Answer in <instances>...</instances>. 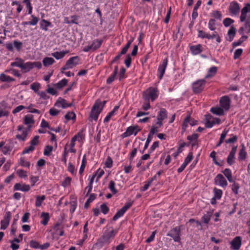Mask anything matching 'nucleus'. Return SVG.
I'll use <instances>...</instances> for the list:
<instances>
[{"label":"nucleus","instance_id":"1","mask_svg":"<svg viewBox=\"0 0 250 250\" xmlns=\"http://www.w3.org/2000/svg\"><path fill=\"white\" fill-rule=\"evenodd\" d=\"M101 102L99 100H96L93 105L89 115V120L92 122L93 120L96 121L98 119L99 114L101 112L102 109H100Z\"/></svg>","mask_w":250,"mask_h":250},{"label":"nucleus","instance_id":"2","mask_svg":"<svg viewBox=\"0 0 250 250\" xmlns=\"http://www.w3.org/2000/svg\"><path fill=\"white\" fill-rule=\"evenodd\" d=\"M157 90L156 88L150 87L146 89L143 93V98L145 101H149L150 99L153 101L158 97Z\"/></svg>","mask_w":250,"mask_h":250},{"label":"nucleus","instance_id":"3","mask_svg":"<svg viewBox=\"0 0 250 250\" xmlns=\"http://www.w3.org/2000/svg\"><path fill=\"white\" fill-rule=\"evenodd\" d=\"M34 67H37L39 69L42 67V64L40 62H27L24 63L23 61L21 64V68L23 70L24 72H27Z\"/></svg>","mask_w":250,"mask_h":250},{"label":"nucleus","instance_id":"4","mask_svg":"<svg viewBox=\"0 0 250 250\" xmlns=\"http://www.w3.org/2000/svg\"><path fill=\"white\" fill-rule=\"evenodd\" d=\"M80 61V59L78 56H75L71 57L66 62L65 65L62 68L61 72L64 73V71L77 65Z\"/></svg>","mask_w":250,"mask_h":250},{"label":"nucleus","instance_id":"5","mask_svg":"<svg viewBox=\"0 0 250 250\" xmlns=\"http://www.w3.org/2000/svg\"><path fill=\"white\" fill-rule=\"evenodd\" d=\"M117 230L112 229L110 231L106 230L101 238V241L103 243H108L109 240L113 238L117 233Z\"/></svg>","mask_w":250,"mask_h":250},{"label":"nucleus","instance_id":"6","mask_svg":"<svg viewBox=\"0 0 250 250\" xmlns=\"http://www.w3.org/2000/svg\"><path fill=\"white\" fill-rule=\"evenodd\" d=\"M141 130L138 125L130 126L127 128L126 131L122 134L123 138H125L134 134L136 135L137 133Z\"/></svg>","mask_w":250,"mask_h":250},{"label":"nucleus","instance_id":"7","mask_svg":"<svg viewBox=\"0 0 250 250\" xmlns=\"http://www.w3.org/2000/svg\"><path fill=\"white\" fill-rule=\"evenodd\" d=\"M206 81L205 80H199L194 82L192 84V89L194 93H199L203 90V85Z\"/></svg>","mask_w":250,"mask_h":250},{"label":"nucleus","instance_id":"8","mask_svg":"<svg viewBox=\"0 0 250 250\" xmlns=\"http://www.w3.org/2000/svg\"><path fill=\"white\" fill-rule=\"evenodd\" d=\"M11 218V213L10 211H7L4 216L3 219L0 222V229H5L9 225Z\"/></svg>","mask_w":250,"mask_h":250},{"label":"nucleus","instance_id":"9","mask_svg":"<svg viewBox=\"0 0 250 250\" xmlns=\"http://www.w3.org/2000/svg\"><path fill=\"white\" fill-rule=\"evenodd\" d=\"M132 202H129L125 205L122 208L119 209L112 218L113 221H116L122 216L125 212L132 206Z\"/></svg>","mask_w":250,"mask_h":250},{"label":"nucleus","instance_id":"10","mask_svg":"<svg viewBox=\"0 0 250 250\" xmlns=\"http://www.w3.org/2000/svg\"><path fill=\"white\" fill-rule=\"evenodd\" d=\"M170 231L171 233H167V235L172 237L175 242H179L180 240V229L178 227H175Z\"/></svg>","mask_w":250,"mask_h":250},{"label":"nucleus","instance_id":"11","mask_svg":"<svg viewBox=\"0 0 250 250\" xmlns=\"http://www.w3.org/2000/svg\"><path fill=\"white\" fill-rule=\"evenodd\" d=\"M231 248L234 250H238L241 245V238L237 236L230 242Z\"/></svg>","mask_w":250,"mask_h":250},{"label":"nucleus","instance_id":"12","mask_svg":"<svg viewBox=\"0 0 250 250\" xmlns=\"http://www.w3.org/2000/svg\"><path fill=\"white\" fill-rule=\"evenodd\" d=\"M220 104L221 107L227 110L229 108L230 100L228 96H224L220 100Z\"/></svg>","mask_w":250,"mask_h":250},{"label":"nucleus","instance_id":"13","mask_svg":"<svg viewBox=\"0 0 250 250\" xmlns=\"http://www.w3.org/2000/svg\"><path fill=\"white\" fill-rule=\"evenodd\" d=\"M30 189L29 185L21 183H16L14 186V190H21L22 191H28Z\"/></svg>","mask_w":250,"mask_h":250},{"label":"nucleus","instance_id":"14","mask_svg":"<svg viewBox=\"0 0 250 250\" xmlns=\"http://www.w3.org/2000/svg\"><path fill=\"white\" fill-rule=\"evenodd\" d=\"M215 183L219 184L221 187H226L227 186V182L221 174H218L215 178Z\"/></svg>","mask_w":250,"mask_h":250},{"label":"nucleus","instance_id":"15","mask_svg":"<svg viewBox=\"0 0 250 250\" xmlns=\"http://www.w3.org/2000/svg\"><path fill=\"white\" fill-rule=\"evenodd\" d=\"M167 64V59H165L163 60V64L160 65L158 68V72L159 73V78L161 79L165 73V70Z\"/></svg>","mask_w":250,"mask_h":250},{"label":"nucleus","instance_id":"16","mask_svg":"<svg viewBox=\"0 0 250 250\" xmlns=\"http://www.w3.org/2000/svg\"><path fill=\"white\" fill-rule=\"evenodd\" d=\"M239 6L237 2L233 1L230 3L229 10L231 14H236L239 11Z\"/></svg>","mask_w":250,"mask_h":250},{"label":"nucleus","instance_id":"17","mask_svg":"<svg viewBox=\"0 0 250 250\" xmlns=\"http://www.w3.org/2000/svg\"><path fill=\"white\" fill-rule=\"evenodd\" d=\"M72 104H67L66 101L63 99L60 98L55 103V105L59 107H62L65 108L67 107L72 106Z\"/></svg>","mask_w":250,"mask_h":250},{"label":"nucleus","instance_id":"18","mask_svg":"<svg viewBox=\"0 0 250 250\" xmlns=\"http://www.w3.org/2000/svg\"><path fill=\"white\" fill-rule=\"evenodd\" d=\"M69 52L68 50L61 52H55L51 54V56L57 60L61 59L64 57V55Z\"/></svg>","mask_w":250,"mask_h":250},{"label":"nucleus","instance_id":"19","mask_svg":"<svg viewBox=\"0 0 250 250\" xmlns=\"http://www.w3.org/2000/svg\"><path fill=\"white\" fill-rule=\"evenodd\" d=\"M210 112L213 114L221 116L224 114V111L222 108L220 107H213L210 109Z\"/></svg>","mask_w":250,"mask_h":250},{"label":"nucleus","instance_id":"20","mask_svg":"<svg viewBox=\"0 0 250 250\" xmlns=\"http://www.w3.org/2000/svg\"><path fill=\"white\" fill-rule=\"evenodd\" d=\"M236 31V28L233 26H231L229 30L228 35L229 36V42H231L235 37Z\"/></svg>","mask_w":250,"mask_h":250},{"label":"nucleus","instance_id":"21","mask_svg":"<svg viewBox=\"0 0 250 250\" xmlns=\"http://www.w3.org/2000/svg\"><path fill=\"white\" fill-rule=\"evenodd\" d=\"M205 119L206 120V123L205 124L206 127L207 128H210L213 125H214V123L212 121V116L210 115H207L205 116Z\"/></svg>","mask_w":250,"mask_h":250},{"label":"nucleus","instance_id":"22","mask_svg":"<svg viewBox=\"0 0 250 250\" xmlns=\"http://www.w3.org/2000/svg\"><path fill=\"white\" fill-rule=\"evenodd\" d=\"M0 81L3 82L9 83L11 82L14 81L15 79L4 74H1L0 75Z\"/></svg>","mask_w":250,"mask_h":250},{"label":"nucleus","instance_id":"23","mask_svg":"<svg viewBox=\"0 0 250 250\" xmlns=\"http://www.w3.org/2000/svg\"><path fill=\"white\" fill-rule=\"evenodd\" d=\"M212 215V212L210 211L207 212L206 214H204L202 218V221L205 223L208 224L210 220L211 217Z\"/></svg>","mask_w":250,"mask_h":250},{"label":"nucleus","instance_id":"24","mask_svg":"<svg viewBox=\"0 0 250 250\" xmlns=\"http://www.w3.org/2000/svg\"><path fill=\"white\" fill-rule=\"evenodd\" d=\"M102 42L103 41L102 40L99 39L94 41L91 44L92 48V50L94 51L99 48L101 45Z\"/></svg>","mask_w":250,"mask_h":250},{"label":"nucleus","instance_id":"25","mask_svg":"<svg viewBox=\"0 0 250 250\" xmlns=\"http://www.w3.org/2000/svg\"><path fill=\"white\" fill-rule=\"evenodd\" d=\"M217 68L216 66L211 67L208 72V74L206 76L205 78L208 79L215 75L217 72Z\"/></svg>","mask_w":250,"mask_h":250},{"label":"nucleus","instance_id":"26","mask_svg":"<svg viewBox=\"0 0 250 250\" xmlns=\"http://www.w3.org/2000/svg\"><path fill=\"white\" fill-rule=\"evenodd\" d=\"M55 62L52 58L46 57L42 60V63L44 66H47L52 64Z\"/></svg>","mask_w":250,"mask_h":250},{"label":"nucleus","instance_id":"27","mask_svg":"<svg viewBox=\"0 0 250 250\" xmlns=\"http://www.w3.org/2000/svg\"><path fill=\"white\" fill-rule=\"evenodd\" d=\"M41 217L42 218V220L41 222L42 224L43 225H46L49 219V215L48 213L42 212L41 214Z\"/></svg>","mask_w":250,"mask_h":250},{"label":"nucleus","instance_id":"28","mask_svg":"<svg viewBox=\"0 0 250 250\" xmlns=\"http://www.w3.org/2000/svg\"><path fill=\"white\" fill-rule=\"evenodd\" d=\"M225 176L228 179L229 182H232L233 180L232 178V175L231 171L229 168H226L223 172Z\"/></svg>","mask_w":250,"mask_h":250},{"label":"nucleus","instance_id":"29","mask_svg":"<svg viewBox=\"0 0 250 250\" xmlns=\"http://www.w3.org/2000/svg\"><path fill=\"white\" fill-rule=\"evenodd\" d=\"M36 203L35 206L37 207H39L41 206L42 201H43L45 199V196L44 195H42L41 196H36Z\"/></svg>","mask_w":250,"mask_h":250},{"label":"nucleus","instance_id":"30","mask_svg":"<svg viewBox=\"0 0 250 250\" xmlns=\"http://www.w3.org/2000/svg\"><path fill=\"white\" fill-rule=\"evenodd\" d=\"M167 118V111L165 108H161L157 116V119L164 120Z\"/></svg>","mask_w":250,"mask_h":250},{"label":"nucleus","instance_id":"31","mask_svg":"<svg viewBox=\"0 0 250 250\" xmlns=\"http://www.w3.org/2000/svg\"><path fill=\"white\" fill-rule=\"evenodd\" d=\"M246 152L245 151L244 146L243 145L242 148L240 150L239 152L238 158L240 160H243L246 158Z\"/></svg>","mask_w":250,"mask_h":250},{"label":"nucleus","instance_id":"32","mask_svg":"<svg viewBox=\"0 0 250 250\" xmlns=\"http://www.w3.org/2000/svg\"><path fill=\"white\" fill-rule=\"evenodd\" d=\"M33 116L31 115H26L24 118V123L25 125H29L30 124H33L34 121L33 120Z\"/></svg>","mask_w":250,"mask_h":250},{"label":"nucleus","instance_id":"33","mask_svg":"<svg viewBox=\"0 0 250 250\" xmlns=\"http://www.w3.org/2000/svg\"><path fill=\"white\" fill-rule=\"evenodd\" d=\"M95 197H96V195L95 194H90L88 199H87V200L84 204V208H87L89 207V203L90 202H92L95 199Z\"/></svg>","mask_w":250,"mask_h":250},{"label":"nucleus","instance_id":"34","mask_svg":"<svg viewBox=\"0 0 250 250\" xmlns=\"http://www.w3.org/2000/svg\"><path fill=\"white\" fill-rule=\"evenodd\" d=\"M201 45H197L194 46H191L190 50L193 54H198L201 52L200 49Z\"/></svg>","mask_w":250,"mask_h":250},{"label":"nucleus","instance_id":"35","mask_svg":"<svg viewBox=\"0 0 250 250\" xmlns=\"http://www.w3.org/2000/svg\"><path fill=\"white\" fill-rule=\"evenodd\" d=\"M86 156L84 154L83 157L82 162L80 170H79L80 174H81L83 172L85 165H86Z\"/></svg>","mask_w":250,"mask_h":250},{"label":"nucleus","instance_id":"36","mask_svg":"<svg viewBox=\"0 0 250 250\" xmlns=\"http://www.w3.org/2000/svg\"><path fill=\"white\" fill-rule=\"evenodd\" d=\"M15 60L16 61L12 62L11 65L12 66H17L21 68V64L22 63L23 60L19 58H17Z\"/></svg>","mask_w":250,"mask_h":250},{"label":"nucleus","instance_id":"37","mask_svg":"<svg viewBox=\"0 0 250 250\" xmlns=\"http://www.w3.org/2000/svg\"><path fill=\"white\" fill-rule=\"evenodd\" d=\"M213 191L214 193V197L216 199H220L222 194V190L221 189H219L215 188L213 189Z\"/></svg>","mask_w":250,"mask_h":250},{"label":"nucleus","instance_id":"38","mask_svg":"<svg viewBox=\"0 0 250 250\" xmlns=\"http://www.w3.org/2000/svg\"><path fill=\"white\" fill-rule=\"evenodd\" d=\"M40 84L38 83H33L30 85V88L34 90V91L37 94L39 92L38 90L40 88Z\"/></svg>","mask_w":250,"mask_h":250},{"label":"nucleus","instance_id":"39","mask_svg":"<svg viewBox=\"0 0 250 250\" xmlns=\"http://www.w3.org/2000/svg\"><path fill=\"white\" fill-rule=\"evenodd\" d=\"M41 22V27L45 31H47L48 30L47 27L50 25L51 23L45 20H42Z\"/></svg>","mask_w":250,"mask_h":250},{"label":"nucleus","instance_id":"40","mask_svg":"<svg viewBox=\"0 0 250 250\" xmlns=\"http://www.w3.org/2000/svg\"><path fill=\"white\" fill-rule=\"evenodd\" d=\"M246 7H243L241 10V14L240 16V21L241 22H243L247 17V10Z\"/></svg>","mask_w":250,"mask_h":250},{"label":"nucleus","instance_id":"41","mask_svg":"<svg viewBox=\"0 0 250 250\" xmlns=\"http://www.w3.org/2000/svg\"><path fill=\"white\" fill-rule=\"evenodd\" d=\"M12 150V147L10 145H6L4 146L2 149L1 151L3 152V153L5 155L9 154L10 152Z\"/></svg>","mask_w":250,"mask_h":250},{"label":"nucleus","instance_id":"42","mask_svg":"<svg viewBox=\"0 0 250 250\" xmlns=\"http://www.w3.org/2000/svg\"><path fill=\"white\" fill-rule=\"evenodd\" d=\"M64 118L67 120H74L76 118V115L73 112H69L64 116Z\"/></svg>","mask_w":250,"mask_h":250},{"label":"nucleus","instance_id":"43","mask_svg":"<svg viewBox=\"0 0 250 250\" xmlns=\"http://www.w3.org/2000/svg\"><path fill=\"white\" fill-rule=\"evenodd\" d=\"M115 184L114 181H110L109 184V188L113 194H116L117 192V189L115 188Z\"/></svg>","mask_w":250,"mask_h":250},{"label":"nucleus","instance_id":"44","mask_svg":"<svg viewBox=\"0 0 250 250\" xmlns=\"http://www.w3.org/2000/svg\"><path fill=\"white\" fill-rule=\"evenodd\" d=\"M244 27L245 28V32L248 33L250 32V16L247 19Z\"/></svg>","mask_w":250,"mask_h":250},{"label":"nucleus","instance_id":"45","mask_svg":"<svg viewBox=\"0 0 250 250\" xmlns=\"http://www.w3.org/2000/svg\"><path fill=\"white\" fill-rule=\"evenodd\" d=\"M67 83V80L65 79H63L61 81H60L58 83L56 84V86L58 88H61L63 86L66 85Z\"/></svg>","mask_w":250,"mask_h":250},{"label":"nucleus","instance_id":"46","mask_svg":"<svg viewBox=\"0 0 250 250\" xmlns=\"http://www.w3.org/2000/svg\"><path fill=\"white\" fill-rule=\"evenodd\" d=\"M53 150V146H45V148L43 151V154L44 155L49 156L50 154V153Z\"/></svg>","mask_w":250,"mask_h":250},{"label":"nucleus","instance_id":"47","mask_svg":"<svg viewBox=\"0 0 250 250\" xmlns=\"http://www.w3.org/2000/svg\"><path fill=\"white\" fill-rule=\"evenodd\" d=\"M208 28L210 30L213 31L215 29V21L214 19H210L208 22Z\"/></svg>","mask_w":250,"mask_h":250},{"label":"nucleus","instance_id":"48","mask_svg":"<svg viewBox=\"0 0 250 250\" xmlns=\"http://www.w3.org/2000/svg\"><path fill=\"white\" fill-rule=\"evenodd\" d=\"M23 2L26 4L27 8L28 9V14L32 13V7L30 3V0H24Z\"/></svg>","mask_w":250,"mask_h":250},{"label":"nucleus","instance_id":"49","mask_svg":"<svg viewBox=\"0 0 250 250\" xmlns=\"http://www.w3.org/2000/svg\"><path fill=\"white\" fill-rule=\"evenodd\" d=\"M193 158V155L192 153L191 152H189L187 157L186 158L184 162L183 163H184L185 165H187L192 159Z\"/></svg>","mask_w":250,"mask_h":250},{"label":"nucleus","instance_id":"50","mask_svg":"<svg viewBox=\"0 0 250 250\" xmlns=\"http://www.w3.org/2000/svg\"><path fill=\"white\" fill-rule=\"evenodd\" d=\"M234 22V21L230 18H226L223 21L224 25L226 26H229L231 23Z\"/></svg>","mask_w":250,"mask_h":250},{"label":"nucleus","instance_id":"51","mask_svg":"<svg viewBox=\"0 0 250 250\" xmlns=\"http://www.w3.org/2000/svg\"><path fill=\"white\" fill-rule=\"evenodd\" d=\"M80 137V133H78L77 135L74 136L71 140L70 145V146L71 147H74L75 145V142L77 140L78 137Z\"/></svg>","mask_w":250,"mask_h":250},{"label":"nucleus","instance_id":"52","mask_svg":"<svg viewBox=\"0 0 250 250\" xmlns=\"http://www.w3.org/2000/svg\"><path fill=\"white\" fill-rule=\"evenodd\" d=\"M71 181V178L69 177H67L62 182V185L63 187H66L70 185Z\"/></svg>","mask_w":250,"mask_h":250},{"label":"nucleus","instance_id":"53","mask_svg":"<svg viewBox=\"0 0 250 250\" xmlns=\"http://www.w3.org/2000/svg\"><path fill=\"white\" fill-rule=\"evenodd\" d=\"M101 211L104 214H106L109 211V208L107 207L105 204H103L101 205Z\"/></svg>","mask_w":250,"mask_h":250},{"label":"nucleus","instance_id":"54","mask_svg":"<svg viewBox=\"0 0 250 250\" xmlns=\"http://www.w3.org/2000/svg\"><path fill=\"white\" fill-rule=\"evenodd\" d=\"M39 136H35L30 142V146H34L39 143Z\"/></svg>","mask_w":250,"mask_h":250},{"label":"nucleus","instance_id":"55","mask_svg":"<svg viewBox=\"0 0 250 250\" xmlns=\"http://www.w3.org/2000/svg\"><path fill=\"white\" fill-rule=\"evenodd\" d=\"M234 155L229 153L228 157V158H227V163L229 165H231L234 162Z\"/></svg>","mask_w":250,"mask_h":250},{"label":"nucleus","instance_id":"56","mask_svg":"<svg viewBox=\"0 0 250 250\" xmlns=\"http://www.w3.org/2000/svg\"><path fill=\"white\" fill-rule=\"evenodd\" d=\"M131 62V58L129 54L126 55V58L125 61V63L127 67H129L130 66Z\"/></svg>","mask_w":250,"mask_h":250},{"label":"nucleus","instance_id":"57","mask_svg":"<svg viewBox=\"0 0 250 250\" xmlns=\"http://www.w3.org/2000/svg\"><path fill=\"white\" fill-rule=\"evenodd\" d=\"M242 52V49H237V50H236L234 54V59H238L241 55Z\"/></svg>","mask_w":250,"mask_h":250},{"label":"nucleus","instance_id":"58","mask_svg":"<svg viewBox=\"0 0 250 250\" xmlns=\"http://www.w3.org/2000/svg\"><path fill=\"white\" fill-rule=\"evenodd\" d=\"M20 164L21 166L25 167H29L30 163L29 162L26 161L23 158H21L20 161Z\"/></svg>","mask_w":250,"mask_h":250},{"label":"nucleus","instance_id":"59","mask_svg":"<svg viewBox=\"0 0 250 250\" xmlns=\"http://www.w3.org/2000/svg\"><path fill=\"white\" fill-rule=\"evenodd\" d=\"M32 20L31 21H28V23L29 25H35L37 24L39 19L38 18L35 17L33 15H32Z\"/></svg>","mask_w":250,"mask_h":250},{"label":"nucleus","instance_id":"60","mask_svg":"<svg viewBox=\"0 0 250 250\" xmlns=\"http://www.w3.org/2000/svg\"><path fill=\"white\" fill-rule=\"evenodd\" d=\"M13 45L18 51H20L21 48L22 43L20 42L14 41L13 42Z\"/></svg>","mask_w":250,"mask_h":250},{"label":"nucleus","instance_id":"61","mask_svg":"<svg viewBox=\"0 0 250 250\" xmlns=\"http://www.w3.org/2000/svg\"><path fill=\"white\" fill-rule=\"evenodd\" d=\"M112 159L110 157H108L105 162V166L106 167L110 168L112 166Z\"/></svg>","mask_w":250,"mask_h":250},{"label":"nucleus","instance_id":"62","mask_svg":"<svg viewBox=\"0 0 250 250\" xmlns=\"http://www.w3.org/2000/svg\"><path fill=\"white\" fill-rule=\"evenodd\" d=\"M30 245L31 247L34 249L39 248L40 246L39 243L38 242L34 240H31L30 242Z\"/></svg>","mask_w":250,"mask_h":250},{"label":"nucleus","instance_id":"63","mask_svg":"<svg viewBox=\"0 0 250 250\" xmlns=\"http://www.w3.org/2000/svg\"><path fill=\"white\" fill-rule=\"evenodd\" d=\"M212 16L214 18L220 20L221 18L222 15L218 11H214L212 13Z\"/></svg>","mask_w":250,"mask_h":250},{"label":"nucleus","instance_id":"64","mask_svg":"<svg viewBox=\"0 0 250 250\" xmlns=\"http://www.w3.org/2000/svg\"><path fill=\"white\" fill-rule=\"evenodd\" d=\"M17 173L20 177H26L27 174L25 171L22 169L18 170L17 171Z\"/></svg>","mask_w":250,"mask_h":250}]
</instances>
